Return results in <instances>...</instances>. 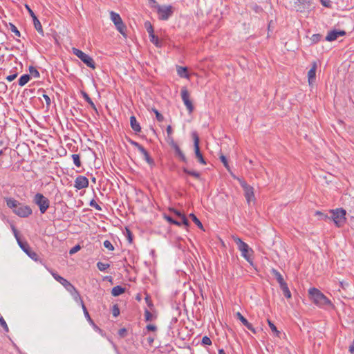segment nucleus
<instances>
[{"instance_id": "obj_24", "label": "nucleus", "mask_w": 354, "mask_h": 354, "mask_svg": "<svg viewBox=\"0 0 354 354\" xmlns=\"http://www.w3.org/2000/svg\"><path fill=\"white\" fill-rule=\"evenodd\" d=\"M177 73L180 77L188 78L189 74L187 67L177 66Z\"/></svg>"}, {"instance_id": "obj_11", "label": "nucleus", "mask_w": 354, "mask_h": 354, "mask_svg": "<svg viewBox=\"0 0 354 354\" xmlns=\"http://www.w3.org/2000/svg\"><path fill=\"white\" fill-rule=\"evenodd\" d=\"M181 97L189 112L192 113L194 111V106L189 99V93L186 87L181 89Z\"/></svg>"}, {"instance_id": "obj_41", "label": "nucleus", "mask_w": 354, "mask_h": 354, "mask_svg": "<svg viewBox=\"0 0 354 354\" xmlns=\"http://www.w3.org/2000/svg\"><path fill=\"white\" fill-rule=\"evenodd\" d=\"M152 111L156 114V119L158 122H162L164 120L163 115L160 113L156 109H152Z\"/></svg>"}, {"instance_id": "obj_20", "label": "nucleus", "mask_w": 354, "mask_h": 354, "mask_svg": "<svg viewBox=\"0 0 354 354\" xmlns=\"http://www.w3.org/2000/svg\"><path fill=\"white\" fill-rule=\"evenodd\" d=\"M140 152L143 155L144 159L149 165L153 166L155 165L153 159L150 156L149 153L145 148Z\"/></svg>"}, {"instance_id": "obj_26", "label": "nucleus", "mask_w": 354, "mask_h": 354, "mask_svg": "<svg viewBox=\"0 0 354 354\" xmlns=\"http://www.w3.org/2000/svg\"><path fill=\"white\" fill-rule=\"evenodd\" d=\"M272 273L274 274V276L275 277L277 282L279 283V286L285 283L286 282L284 281L283 280V278L282 277V275L280 274L279 272H278L277 270L275 269H272Z\"/></svg>"}, {"instance_id": "obj_50", "label": "nucleus", "mask_w": 354, "mask_h": 354, "mask_svg": "<svg viewBox=\"0 0 354 354\" xmlns=\"http://www.w3.org/2000/svg\"><path fill=\"white\" fill-rule=\"evenodd\" d=\"M127 330L125 328H120L118 330V335L120 336V337L124 338L127 336Z\"/></svg>"}, {"instance_id": "obj_51", "label": "nucleus", "mask_w": 354, "mask_h": 354, "mask_svg": "<svg viewBox=\"0 0 354 354\" xmlns=\"http://www.w3.org/2000/svg\"><path fill=\"white\" fill-rule=\"evenodd\" d=\"M129 142L134 147H136L139 151H140L142 149H144V147L140 145L138 142L134 141V140H129Z\"/></svg>"}, {"instance_id": "obj_9", "label": "nucleus", "mask_w": 354, "mask_h": 354, "mask_svg": "<svg viewBox=\"0 0 354 354\" xmlns=\"http://www.w3.org/2000/svg\"><path fill=\"white\" fill-rule=\"evenodd\" d=\"M156 10L158 18L160 20H167L173 14V7L171 6L156 5Z\"/></svg>"}, {"instance_id": "obj_32", "label": "nucleus", "mask_w": 354, "mask_h": 354, "mask_svg": "<svg viewBox=\"0 0 354 354\" xmlns=\"http://www.w3.org/2000/svg\"><path fill=\"white\" fill-rule=\"evenodd\" d=\"M82 95L84 100L91 105V108L97 111V109L93 102L86 92H82Z\"/></svg>"}, {"instance_id": "obj_12", "label": "nucleus", "mask_w": 354, "mask_h": 354, "mask_svg": "<svg viewBox=\"0 0 354 354\" xmlns=\"http://www.w3.org/2000/svg\"><path fill=\"white\" fill-rule=\"evenodd\" d=\"M13 212L15 214L22 218H26L32 213L31 208L28 205L21 204L17 209H13Z\"/></svg>"}, {"instance_id": "obj_35", "label": "nucleus", "mask_w": 354, "mask_h": 354, "mask_svg": "<svg viewBox=\"0 0 354 354\" xmlns=\"http://www.w3.org/2000/svg\"><path fill=\"white\" fill-rule=\"evenodd\" d=\"M29 72L31 75H32L35 78H39L40 76V74L39 71L32 66H30L29 67Z\"/></svg>"}, {"instance_id": "obj_48", "label": "nucleus", "mask_w": 354, "mask_h": 354, "mask_svg": "<svg viewBox=\"0 0 354 354\" xmlns=\"http://www.w3.org/2000/svg\"><path fill=\"white\" fill-rule=\"evenodd\" d=\"M145 301H146V303H147V306H148L151 309H152V308H153V303H152V301H151V297H150L149 295H147H147H146V297H145Z\"/></svg>"}, {"instance_id": "obj_64", "label": "nucleus", "mask_w": 354, "mask_h": 354, "mask_svg": "<svg viewBox=\"0 0 354 354\" xmlns=\"http://www.w3.org/2000/svg\"><path fill=\"white\" fill-rule=\"evenodd\" d=\"M349 351L351 354H354V342L352 343V344L349 346Z\"/></svg>"}, {"instance_id": "obj_17", "label": "nucleus", "mask_w": 354, "mask_h": 354, "mask_svg": "<svg viewBox=\"0 0 354 354\" xmlns=\"http://www.w3.org/2000/svg\"><path fill=\"white\" fill-rule=\"evenodd\" d=\"M77 302H78V303H80V305H81V306H82V310H83L84 314V315H85V317H86V318L87 321H88L91 324H92V325H94V326H95V324H94V322H93V319L91 318L90 315H89V313H88V310H87V309H86V306H85V305H84V301H83L82 299L80 297V299H77Z\"/></svg>"}, {"instance_id": "obj_63", "label": "nucleus", "mask_w": 354, "mask_h": 354, "mask_svg": "<svg viewBox=\"0 0 354 354\" xmlns=\"http://www.w3.org/2000/svg\"><path fill=\"white\" fill-rule=\"evenodd\" d=\"M7 90V86L3 82H0V92L4 93Z\"/></svg>"}, {"instance_id": "obj_4", "label": "nucleus", "mask_w": 354, "mask_h": 354, "mask_svg": "<svg viewBox=\"0 0 354 354\" xmlns=\"http://www.w3.org/2000/svg\"><path fill=\"white\" fill-rule=\"evenodd\" d=\"M331 219L334 221L335 225L338 227H342L346 221V212L343 208H337L330 210Z\"/></svg>"}, {"instance_id": "obj_10", "label": "nucleus", "mask_w": 354, "mask_h": 354, "mask_svg": "<svg viewBox=\"0 0 354 354\" xmlns=\"http://www.w3.org/2000/svg\"><path fill=\"white\" fill-rule=\"evenodd\" d=\"M193 137H194V152H195L196 157L200 163L205 165H206V161H205V158H203L202 153L200 151L199 138L196 133H193Z\"/></svg>"}, {"instance_id": "obj_19", "label": "nucleus", "mask_w": 354, "mask_h": 354, "mask_svg": "<svg viewBox=\"0 0 354 354\" xmlns=\"http://www.w3.org/2000/svg\"><path fill=\"white\" fill-rule=\"evenodd\" d=\"M173 149L175 151L176 156H177L182 162H187V158L180 149L179 146L178 145H175V147H174Z\"/></svg>"}, {"instance_id": "obj_61", "label": "nucleus", "mask_w": 354, "mask_h": 354, "mask_svg": "<svg viewBox=\"0 0 354 354\" xmlns=\"http://www.w3.org/2000/svg\"><path fill=\"white\" fill-rule=\"evenodd\" d=\"M17 77V73H13L12 75H8L6 77V80L8 81V82H12L13 81L16 77Z\"/></svg>"}, {"instance_id": "obj_58", "label": "nucleus", "mask_w": 354, "mask_h": 354, "mask_svg": "<svg viewBox=\"0 0 354 354\" xmlns=\"http://www.w3.org/2000/svg\"><path fill=\"white\" fill-rule=\"evenodd\" d=\"M181 221H180V223L181 224H183L185 225V226H189V221L187 220V217L185 216V215H184L181 218Z\"/></svg>"}, {"instance_id": "obj_59", "label": "nucleus", "mask_w": 354, "mask_h": 354, "mask_svg": "<svg viewBox=\"0 0 354 354\" xmlns=\"http://www.w3.org/2000/svg\"><path fill=\"white\" fill-rule=\"evenodd\" d=\"M12 231H13L14 235H15V238H16V239H17V243H19V241H21V240L20 239V237H19V235H18V231H17V230L15 228V227H14V226H12Z\"/></svg>"}, {"instance_id": "obj_29", "label": "nucleus", "mask_w": 354, "mask_h": 354, "mask_svg": "<svg viewBox=\"0 0 354 354\" xmlns=\"http://www.w3.org/2000/svg\"><path fill=\"white\" fill-rule=\"evenodd\" d=\"M236 317L239 319L241 323L248 328L250 327V323L241 315V313L238 312L236 314Z\"/></svg>"}, {"instance_id": "obj_2", "label": "nucleus", "mask_w": 354, "mask_h": 354, "mask_svg": "<svg viewBox=\"0 0 354 354\" xmlns=\"http://www.w3.org/2000/svg\"><path fill=\"white\" fill-rule=\"evenodd\" d=\"M51 274L53 278L57 281L59 282L66 289V290L71 293L75 301H77V299H80V295L73 285L58 274L55 272H51Z\"/></svg>"}, {"instance_id": "obj_44", "label": "nucleus", "mask_w": 354, "mask_h": 354, "mask_svg": "<svg viewBox=\"0 0 354 354\" xmlns=\"http://www.w3.org/2000/svg\"><path fill=\"white\" fill-rule=\"evenodd\" d=\"M145 320L147 322L151 321L153 319V315L151 313V312L149 310H148L147 309H145Z\"/></svg>"}, {"instance_id": "obj_5", "label": "nucleus", "mask_w": 354, "mask_h": 354, "mask_svg": "<svg viewBox=\"0 0 354 354\" xmlns=\"http://www.w3.org/2000/svg\"><path fill=\"white\" fill-rule=\"evenodd\" d=\"M110 18L111 20L114 24L116 29L118 30L120 33H121L124 37H127L126 30L127 26L123 23L122 18L120 15L115 12L114 11L110 12Z\"/></svg>"}, {"instance_id": "obj_27", "label": "nucleus", "mask_w": 354, "mask_h": 354, "mask_svg": "<svg viewBox=\"0 0 354 354\" xmlns=\"http://www.w3.org/2000/svg\"><path fill=\"white\" fill-rule=\"evenodd\" d=\"M30 80V75L28 74H24L20 77L19 79V85L21 86L26 84L29 80Z\"/></svg>"}, {"instance_id": "obj_46", "label": "nucleus", "mask_w": 354, "mask_h": 354, "mask_svg": "<svg viewBox=\"0 0 354 354\" xmlns=\"http://www.w3.org/2000/svg\"><path fill=\"white\" fill-rule=\"evenodd\" d=\"M322 35L320 34H314L312 35L310 39L313 43H317L321 39Z\"/></svg>"}, {"instance_id": "obj_13", "label": "nucleus", "mask_w": 354, "mask_h": 354, "mask_svg": "<svg viewBox=\"0 0 354 354\" xmlns=\"http://www.w3.org/2000/svg\"><path fill=\"white\" fill-rule=\"evenodd\" d=\"M19 245L29 257H30L34 261L38 260V254L35 252L31 250L27 242L19 241Z\"/></svg>"}, {"instance_id": "obj_22", "label": "nucleus", "mask_w": 354, "mask_h": 354, "mask_svg": "<svg viewBox=\"0 0 354 354\" xmlns=\"http://www.w3.org/2000/svg\"><path fill=\"white\" fill-rule=\"evenodd\" d=\"M125 288L122 287L121 286H114L111 290V294L114 297H118L125 292Z\"/></svg>"}, {"instance_id": "obj_40", "label": "nucleus", "mask_w": 354, "mask_h": 354, "mask_svg": "<svg viewBox=\"0 0 354 354\" xmlns=\"http://www.w3.org/2000/svg\"><path fill=\"white\" fill-rule=\"evenodd\" d=\"M9 26H10V30L12 32H14L16 36H17V37H20L21 36L20 32L19 31L17 28L13 24L10 23L9 24Z\"/></svg>"}, {"instance_id": "obj_1", "label": "nucleus", "mask_w": 354, "mask_h": 354, "mask_svg": "<svg viewBox=\"0 0 354 354\" xmlns=\"http://www.w3.org/2000/svg\"><path fill=\"white\" fill-rule=\"evenodd\" d=\"M310 299L318 306L331 305L330 301L318 289L310 288L308 290Z\"/></svg>"}, {"instance_id": "obj_52", "label": "nucleus", "mask_w": 354, "mask_h": 354, "mask_svg": "<svg viewBox=\"0 0 354 354\" xmlns=\"http://www.w3.org/2000/svg\"><path fill=\"white\" fill-rule=\"evenodd\" d=\"M202 344L209 346L212 344V340L207 336H204L202 339Z\"/></svg>"}, {"instance_id": "obj_7", "label": "nucleus", "mask_w": 354, "mask_h": 354, "mask_svg": "<svg viewBox=\"0 0 354 354\" xmlns=\"http://www.w3.org/2000/svg\"><path fill=\"white\" fill-rule=\"evenodd\" d=\"M33 202L38 205L41 214H44L50 206V201L40 193L35 195Z\"/></svg>"}, {"instance_id": "obj_15", "label": "nucleus", "mask_w": 354, "mask_h": 354, "mask_svg": "<svg viewBox=\"0 0 354 354\" xmlns=\"http://www.w3.org/2000/svg\"><path fill=\"white\" fill-rule=\"evenodd\" d=\"M345 35L346 32L344 30L334 29L328 32V35L326 37V40L333 41L336 40L339 36H344Z\"/></svg>"}, {"instance_id": "obj_47", "label": "nucleus", "mask_w": 354, "mask_h": 354, "mask_svg": "<svg viewBox=\"0 0 354 354\" xmlns=\"http://www.w3.org/2000/svg\"><path fill=\"white\" fill-rule=\"evenodd\" d=\"M169 211L173 212L179 218H181L185 215L184 214L181 213L179 210H177L174 208H170Z\"/></svg>"}, {"instance_id": "obj_23", "label": "nucleus", "mask_w": 354, "mask_h": 354, "mask_svg": "<svg viewBox=\"0 0 354 354\" xmlns=\"http://www.w3.org/2000/svg\"><path fill=\"white\" fill-rule=\"evenodd\" d=\"M295 4H297V6H295L296 10L297 12H302L304 9V5L306 4H310L309 0H296Z\"/></svg>"}, {"instance_id": "obj_42", "label": "nucleus", "mask_w": 354, "mask_h": 354, "mask_svg": "<svg viewBox=\"0 0 354 354\" xmlns=\"http://www.w3.org/2000/svg\"><path fill=\"white\" fill-rule=\"evenodd\" d=\"M0 325L3 328V329L5 330L6 332H8L9 329H8V326L6 322V321L4 320V319L3 318V317L0 315Z\"/></svg>"}, {"instance_id": "obj_39", "label": "nucleus", "mask_w": 354, "mask_h": 354, "mask_svg": "<svg viewBox=\"0 0 354 354\" xmlns=\"http://www.w3.org/2000/svg\"><path fill=\"white\" fill-rule=\"evenodd\" d=\"M165 219L169 221L170 223L174 224L176 225L180 226L181 225V223L180 221H178L175 219H174L171 216L165 215Z\"/></svg>"}, {"instance_id": "obj_3", "label": "nucleus", "mask_w": 354, "mask_h": 354, "mask_svg": "<svg viewBox=\"0 0 354 354\" xmlns=\"http://www.w3.org/2000/svg\"><path fill=\"white\" fill-rule=\"evenodd\" d=\"M233 241L236 243L239 250L241 252V256L249 263H252L251 256L253 253V250L249 245L243 242L238 236H233Z\"/></svg>"}, {"instance_id": "obj_16", "label": "nucleus", "mask_w": 354, "mask_h": 354, "mask_svg": "<svg viewBox=\"0 0 354 354\" xmlns=\"http://www.w3.org/2000/svg\"><path fill=\"white\" fill-rule=\"evenodd\" d=\"M317 67V62H313L312 67L308 72V83L310 85L313 84L315 82Z\"/></svg>"}, {"instance_id": "obj_36", "label": "nucleus", "mask_w": 354, "mask_h": 354, "mask_svg": "<svg viewBox=\"0 0 354 354\" xmlns=\"http://www.w3.org/2000/svg\"><path fill=\"white\" fill-rule=\"evenodd\" d=\"M268 324L270 328V329L272 330V331L277 335V336H279V334H280V332L277 330V327L275 326V325L269 319H268Z\"/></svg>"}, {"instance_id": "obj_33", "label": "nucleus", "mask_w": 354, "mask_h": 354, "mask_svg": "<svg viewBox=\"0 0 354 354\" xmlns=\"http://www.w3.org/2000/svg\"><path fill=\"white\" fill-rule=\"evenodd\" d=\"M189 218H192V220L193 221V222L201 230H204V228H203V224L201 223V222L200 221V220L196 216L195 214H189Z\"/></svg>"}, {"instance_id": "obj_30", "label": "nucleus", "mask_w": 354, "mask_h": 354, "mask_svg": "<svg viewBox=\"0 0 354 354\" xmlns=\"http://www.w3.org/2000/svg\"><path fill=\"white\" fill-rule=\"evenodd\" d=\"M149 36L150 41L151 43H153L157 47L161 46L162 44H161V41L159 40L158 36H156L154 35V33L151 35H149Z\"/></svg>"}, {"instance_id": "obj_18", "label": "nucleus", "mask_w": 354, "mask_h": 354, "mask_svg": "<svg viewBox=\"0 0 354 354\" xmlns=\"http://www.w3.org/2000/svg\"><path fill=\"white\" fill-rule=\"evenodd\" d=\"M130 124L131 127L135 132L138 133L141 131L140 124L138 122L134 115L130 117Z\"/></svg>"}, {"instance_id": "obj_45", "label": "nucleus", "mask_w": 354, "mask_h": 354, "mask_svg": "<svg viewBox=\"0 0 354 354\" xmlns=\"http://www.w3.org/2000/svg\"><path fill=\"white\" fill-rule=\"evenodd\" d=\"M104 248H106V249H108L109 250H111V251H113L114 250V247L113 245H112V243L108 241V240H106L105 241H104V243H103Z\"/></svg>"}, {"instance_id": "obj_37", "label": "nucleus", "mask_w": 354, "mask_h": 354, "mask_svg": "<svg viewBox=\"0 0 354 354\" xmlns=\"http://www.w3.org/2000/svg\"><path fill=\"white\" fill-rule=\"evenodd\" d=\"M109 267H110V265L109 263H102V262H97V268L100 271H104L107 268H109Z\"/></svg>"}, {"instance_id": "obj_6", "label": "nucleus", "mask_w": 354, "mask_h": 354, "mask_svg": "<svg viewBox=\"0 0 354 354\" xmlns=\"http://www.w3.org/2000/svg\"><path fill=\"white\" fill-rule=\"evenodd\" d=\"M73 53L76 55L84 64H85L88 67L91 68L93 69L95 68V63L93 59L89 56L88 55L84 53L81 50H79L76 48H72Z\"/></svg>"}, {"instance_id": "obj_34", "label": "nucleus", "mask_w": 354, "mask_h": 354, "mask_svg": "<svg viewBox=\"0 0 354 354\" xmlns=\"http://www.w3.org/2000/svg\"><path fill=\"white\" fill-rule=\"evenodd\" d=\"M72 159L73 160V163L77 167H81V161H80V156L79 154H73L71 156Z\"/></svg>"}, {"instance_id": "obj_56", "label": "nucleus", "mask_w": 354, "mask_h": 354, "mask_svg": "<svg viewBox=\"0 0 354 354\" xmlns=\"http://www.w3.org/2000/svg\"><path fill=\"white\" fill-rule=\"evenodd\" d=\"M43 97L46 101V106L48 108L51 104V100L50 97L46 94H43Z\"/></svg>"}, {"instance_id": "obj_57", "label": "nucleus", "mask_w": 354, "mask_h": 354, "mask_svg": "<svg viewBox=\"0 0 354 354\" xmlns=\"http://www.w3.org/2000/svg\"><path fill=\"white\" fill-rule=\"evenodd\" d=\"M167 141L172 148L175 147V145H177V143L174 141L172 136H171L170 138L167 137Z\"/></svg>"}, {"instance_id": "obj_53", "label": "nucleus", "mask_w": 354, "mask_h": 354, "mask_svg": "<svg viewBox=\"0 0 354 354\" xmlns=\"http://www.w3.org/2000/svg\"><path fill=\"white\" fill-rule=\"evenodd\" d=\"M112 313H113V317H116L119 315L120 309L117 305H114L113 306Z\"/></svg>"}, {"instance_id": "obj_25", "label": "nucleus", "mask_w": 354, "mask_h": 354, "mask_svg": "<svg viewBox=\"0 0 354 354\" xmlns=\"http://www.w3.org/2000/svg\"><path fill=\"white\" fill-rule=\"evenodd\" d=\"M33 24L35 29L37 30V32L41 34V35H44V31L42 29V26L39 21V20L37 19L36 16H33Z\"/></svg>"}, {"instance_id": "obj_62", "label": "nucleus", "mask_w": 354, "mask_h": 354, "mask_svg": "<svg viewBox=\"0 0 354 354\" xmlns=\"http://www.w3.org/2000/svg\"><path fill=\"white\" fill-rule=\"evenodd\" d=\"M166 131H167V137L170 138V136L173 133V130H172L171 127L170 125L167 126V127L166 129Z\"/></svg>"}, {"instance_id": "obj_28", "label": "nucleus", "mask_w": 354, "mask_h": 354, "mask_svg": "<svg viewBox=\"0 0 354 354\" xmlns=\"http://www.w3.org/2000/svg\"><path fill=\"white\" fill-rule=\"evenodd\" d=\"M281 290L283 291V295L288 298H291V292L288 287V284L286 283L280 286Z\"/></svg>"}, {"instance_id": "obj_8", "label": "nucleus", "mask_w": 354, "mask_h": 354, "mask_svg": "<svg viewBox=\"0 0 354 354\" xmlns=\"http://www.w3.org/2000/svg\"><path fill=\"white\" fill-rule=\"evenodd\" d=\"M238 180L240 182L241 186L244 190V196L247 203L248 205H250L252 201H254L255 200L254 188L249 185L245 180H241L239 178H238Z\"/></svg>"}, {"instance_id": "obj_14", "label": "nucleus", "mask_w": 354, "mask_h": 354, "mask_svg": "<svg viewBox=\"0 0 354 354\" xmlns=\"http://www.w3.org/2000/svg\"><path fill=\"white\" fill-rule=\"evenodd\" d=\"M88 180L86 177L83 176H79L75 180L74 187L77 189H82L86 188L88 186Z\"/></svg>"}, {"instance_id": "obj_21", "label": "nucleus", "mask_w": 354, "mask_h": 354, "mask_svg": "<svg viewBox=\"0 0 354 354\" xmlns=\"http://www.w3.org/2000/svg\"><path fill=\"white\" fill-rule=\"evenodd\" d=\"M6 201L7 206L13 209H17L20 205L18 201L12 198H8Z\"/></svg>"}, {"instance_id": "obj_60", "label": "nucleus", "mask_w": 354, "mask_h": 354, "mask_svg": "<svg viewBox=\"0 0 354 354\" xmlns=\"http://www.w3.org/2000/svg\"><path fill=\"white\" fill-rule=\"evenodd\" d=\"M146 329L148 331H156L157 330V327L155 325H153V324H148L146 326Z\"/></svg>"}, {"instance_id": "obj_31", "label": "nucleus", "mask_w": 354, "mask_h": 354, "mask_svg": "<svg viewBox=\"0 0 354 354\" xmlns=\"http://www.w3.org/2000/svg\"><path fill=\"white\" fill-rule=\"evenodd\" d=\"M183 171L184 173H185V174H187L188 175L192 176H194L196 178H199L200 176H201V174H200L199 172L196 171L189 170L186 167H183Z\"/></svg>"}, {"instance_id": "obj_55", "label": "nucleus", "mask_w": 354, "mask_h": 354, "mask_svg": "<svg viewBox=\"0 0 354 354\" xmlns=\"http://www.w3.org/2000/svg\"><path fill=\"white\" fill-rule=\"evenodd\" d=\"M322 5L326 8L331 7V2L330 0H319Z\"/></svg>"}, {"instance_id": "obj_38", "label": "nucleus", "mask_w": 354, "mask_h": 354, "mask_svg": "<svg viewBox=\"0 0 354 354\" xmlns=\"http://www.w3.org/2000/svg\"><path fill=\"white\" fill-rule=\"evenodd\" d=\"M145 27L149 33V35L153 34V28L149 21H146L145 23Z\"/></svg>"}, {"instance_id": "obj_43", "label": "nucleus", "mask_w": 354, "mask_h": 354, "mask_svg": "<svg viewBox=\"0 0 354 354\" xmlns=\"http://www.w3.org/2000/svg\"><path fill=\"white\" fill-rule=\"evenodd\" d=\"M220 160H221V162L223 163L225 167L228 170L230 171V166L228 165V162H227V158L225 156H223V154L220 156Z\"/></svg>"}, {"instance_id": "obj_54", "label": "nucleus", "mask_w": 354, "mask_h": 354, "mask_svg": "<svg viewBox=\"0 0 354 354\" xmlns=\"http://www.w3.org/2000/svg\"><path fill=\"white\" fill-rule=\"evenodd\" d=\"M90 205L94 208H95L97 210H102L101 207L95 201V200H92L90 202Z\"/></svg>"}, {"instance_id": "obj_49", "label": "nucleus", "mask_w": 354, "mask_h": 354, "mask_svg": "<svg viewBox=\"0 0 354 354\" xmlns=\"http://www.w3.org/2000/svg\"><path fill=\"white\" fill-rule=\"evenodd\" d=\"M81 249V246L80 245H75L74 247H73L70 250H69V254H75L76 252H77L79 250H80Z\"/></svg>"}]
</instances>
